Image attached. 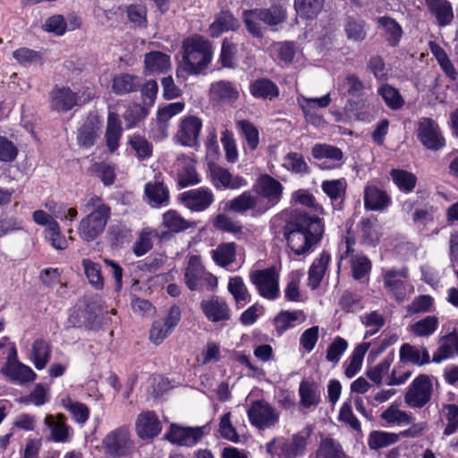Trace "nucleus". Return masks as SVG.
<instances>
[{
    "mask_svg": "<svg viewBox=\"0 0 458 458\" xmlns=\"http://www.w3.org/2000/svg\"><path fill=\"white\" fill-rule=\"evenodd\" d=\"M177 172L178 184L181 188L200 182V177L195 167V161L192 157L186 155H179L174 163Z\"/></svg>",
    "mask_w": 458,
    "mask_h": 458,
    "instance_id": "21",
    "label": "nucleus"
},
{
    "mask_svg": "<svg viewBox=\"0 0 458 458\" xmlns=\"http://www.w3.org/2000/svg\"><path fill=\"white\" fill-rule=\"evenodd\" d=\"M183 102H174L159 108L157 114V124L163 136H166L168 122L174 115L182 113L184 109Z\"/></svg>",
    "mask_w": 458,
    "mask_h": 458,
    "instance_id": "46",
    "label": "nucleus"
},
{
    "mask_svg": "<svg viewBox=\"0 0 458 458\" xmlns=\"http://www.w3.org/2000/svg\"><path fill=\"white\" fill-rule=\"evenodd\" d=\"M441 417L445 422L443 435L447 437L456 433L458 430V404H444L441 409Z\"/></svg>",
    "mask_w": 458,
    "mask_h": 458,
    "instance_id": "49",
    "label": "nucleus"
},
{
    "mask_svg": "<svg viewBox=\"0 0 458 458\" xmlns=\"http://www.w3.org/2000/svg\"><path fill=\"white\" fill-rule=\"evenodd\" d=\"M158 237V232L156 229L146 227L140 233L137 240L132 245V252L137 257H141L148 253L153 248V241Z\"/></svg>",
    "mask_w": 458,
    "mask_h": 458,
    "instance_id": "44",
    "label": "nucleus"
},
{
    "mask_svg": "<svg viewBox=\"0 0 458 458\" xmlns=\"http://www.w3.org/2000/svg\"><path fill=\"white\" fill-rule=\"evenodd\" d=\"M1 373L4 375L11 382L19 386H26L32 383L37 378L35 371L28 365L18 362L10 366H3Z\"/></svg>",
    "mask_w": 458,
    "mask_h": 458,
    "instance_id": "26",
    "label": "nucleus"
},
{
    "mask_svg": "<svg viewBox=\"0 0 458 458\" xmlns=\"http://www.w3.org/2000/svg\"><path fill=\"white\" fill-rule=\"evenodd\" d=\"M208 424L201 427H182L177 424H172L169 431L165 434V438L171 443L192 447L197 445L201 438L209 433Z\"/></svg>",
    "mask_w": 458,
    "mask_h": 458,
    "instance_id": "11",
    "label": "nucleus"
},
{
    "mask_svg": "<svg viewBox=\"0 0 458 458\" xmlns=\"http://www.w3.org/2000/svg\"><path fill=\"white\" fill-rule=\"evenodd\" d=\"M123 134L122 122L118 114L109 112L105 132L106 144L110 152H114L120 145Z\"/></svg>",
    "mask_w": 458,
    "mask_h": 458,
    "instance_id": "28",
    "label": "nucleus"
},
{
    "mask_svg": "<svg viewBox=\"0 0 458 458\" xmlns=\"http://www.w3.org/2000/svg\"><path fill=\"white\" fill-rule=\"evenodd\" d=\"M259 20L268 26L282 23L286 18L285 9L279 4L271 5L269 8L259 9Z\"/></svg>",
    "mask_w": 458,
    "mask_h": 458,
    "instance_id": "54",
    "label": "nucleus"
},
{
    "mask_svg": "<svg viewBox=\"0 0 458 458\" xmlns=\"http://www.w3.org/2000/svg\"><path fill=\"white\" fill-rule=\"evenodd\" d=\"M362 240L368 244L375 245L380 237L379 226L376 218H363L360 223Z\"/></svg>",
    "mask_w": 458,
    "mask_h": 458,
    "instance_id": "58",
    "label": "nucleus"
},
{
    "mask_svg": "<svg viewBox=\"0 0 458 458\" xmlns=\"http://www.w3.org/2000/svg\"><path fill=\"white\" fill-rule=\"evenodd\" d=\"M399 354L400 360L403 363L422 366L430 361V355L425 347H416L410 344H403L400 348Z\"/></svg>",
    "mask_w": 458,
    "mask_h": 458,
    "instance_id": "29",
    "label": "nucleus"
},
{
    "mask_svg": "<svg viewBox=\"0 0 458 458\" xmlns=\"http://www.w3.org/2000/svg\"><path fill=\"white\" fill-rule=\"evenodd\" d=\"M361 323L368 328L365 333V338L372 336L377 333L385 325L384 316L377 310L365 313L360 317Z\"/></svg>",
    "mask_w": 458,
    "mask_h": 458,
    "instance_id": "59",
    "label": "nucleus"
},
{
    "mask_svg": "<svg viewBox=\"0 0 458 458\" xmlns=\"http://www.w3.org/2000/svg\"><path fill=\"white\" fill-rule=\"evenodd\" d=\"M239 27L237 20L228 12L218 13L215 21L209 26L210 35L213 38L219 37L223 32L234 30Z\"/></svg>",
    "mask_w": 458,
    "mask_h": 458,
    "instance_id": "39",
    "label": "nucleus"
},
{
    "mask_svg": "<svg viewBox=\"0 0 458 458\" xmlns=\"http://www.w3.org/2000/svg\"><path fill=\"white\" fill-rule=\"evenodd\" d=\"M147 74L165 72L170 68V56L161 52H150L145 55Z\"/></svg>",
    "mask_w": 458,
    "mask_h": 458,
    "instance_id": "37",
    "label": "nucleus"
},
{
    "mask_svg": "<svg viewBox=\"0 0 458 458\" xmlns=\"http://www.w3.org/2000/svg\"><path fill=\"white\" fill-rule=\"evenodd\" d=\"M250 281L261 297L269 301L279 298V275L274 267L252 271Z\"/></svg>",
    "mask_w": 458,
    "mask_h": 458,
    "instance_id": "8",
    "label": "nucleus"
},
{
    "mask_svg": "<svg viewBox=\"0 0 458 458\" xmlns=\"http://www.w3.org/2000/svg\"><path fill=\"white\" fill-rule=\"evenodd\" d=\"M250 94L256 98L272 100L278 97V87L269 79L260 78L250 85Z\"/></svg>",
    "mask_w": 458,
    "mask_h": 458,
    "instance_id": "34",
    "label": "nucleus"
},
{
    "mask_svg": "<svg viewBox=\"0 0 458 458\" xmlns=\"http://www.w3.org/2000/svg\"><path fill=\"white\" fill-rule=\"evenodd\" d=\"M321 188L332 201H342L346 190V181L344 178L324 181Z\"/></svg>",
    "mask_w": 458,
    "mask_h": 458,
    "instance_id": "62",
    "label": "nucleus"
},
{
    "mask_svg": "<svg viewBox=\"0 0 458 458\" xmlns=\"http://www.w3.org/2000/svg\"><path fill=\"white\" fill-rule=\"evenodd\" d=\"M83 206L89 214L80 221L77 231L82 241L91 242L104 233L111 217V208L94 194L85 198Z\"/></svg>",
    "mask_w": 458,
    "mask_h": 458,
    "instance_id": "2",
    "label": "nucleus"
},
{
    "mask_svg": "<svg viewBox=\"0 0 458 458\" xmlns=\"http://www.w3.org/2000/svg\"><path fill=\"white\" fill-rule=\"evenodd\" d=\"M202 125V120L196 115L188 114L182 117L174 135L175 141L182 146L195 147L198 144Z\"/></svg>",
    "mask_w": 458,
    "mask_h": 458,
    "instance_id": "14",
    "label": "nucleus"
},
{
    "mask_svg": "<svg viewBox=\"0 0 458 458\" xmlns=\"http://www.w3.org/2000/svg\"><path fill=\"white\" fill-rule=\"evenodd\" d=\"M370 347L369 343H362L356 346L351 356L344 362V374L348 378L356 376L361 369L363 358Z\"/></svg>",
    "mask_w": 458,
    "mask_h": 458,
    "instance_id": "35",
    "label": "nucleus"
},
{
    "mask_svg": "<svg viewBox=\"0 0 458 458\" xmlns=\"http://www.w3.org/2000/svg\"><path fill=\"white\" fill-rule=\"evenodd\" d=\"M311 154L315 159H326L323 166L327 169L339 168L344 161L343 151L339 148L328 144L314 145Z\"/></svg>",
    "mask_w": 458,
    "mask_h": 458,
    "instance_id": "22",
    "label": "nucleus"
},
{
    "mask_svg": "<svg viewBox=\"0 0 458 458\" xmlns=\"http://www.w3.org/2000/svg\"><path fill=\"white\" fill-rule=\"evenodd\" d=\"M50 387L47 385L37 384L32 391L22 398V402L27 404H33L40 407L50 401Z\"/></svg>",
    "mask_w": 458,
    "mask_h": 458,
    "instance_id": "56",
    "label": "nucleus"
},
{
    "mask_svg": "<svg viewBox=\"0 0 458 458\" xmlns=\"http://www.w3.org/2000/svg\"><path fill=\"white\" fill-rule=\"evenodd\" d=\"M390 176L395 186L404 193L411 192L417 183V177L414 174L403 169H392Z\"/></svg>",
    "mask_w": 458,
    "mask_h": 458,
    "instance_id": "47",
    "label": "nucleus"
},
{
    "mask_svg": "<svg viewBox=\"0 0 458 458\" xmlns=\"http://www.w3.org/2000/svg\"><path fill=\"white\" fill-rule=\"evenodd\" d=\"M91 92H75L68 87H55L49 94L50 106L57 112H68L76 106L89 102Z\"/></svg>",
    "mask_w": 458,
    "mask_h": 458,
    "instance_id": "9",
    "label": "nucleus"
},
{
    "mask_svg": "<svg viewBox=\"0 0 458 458\" xmlns=\"http://www.w3.org/2000/svg\"><path fill=\"white\" fill-rule=\"evenodd\" d=\"M51 344L49 342L38 338L36 339L30 352V360L38 370L43 369L51 358Z\"/></svg>",
    "mask_w": 458,
    "mask_h": 458,
    "instance_id": "30",
    "label": "nucleus"
},
{
    "mask_svg": "<svg viewBox=\"0 0 458 458\" xmlns=\"http://www.w3.org/2000/svg\"><path fill=\"white\" fill-rule=\"evenodd\" d=\"M82 267L89 284L96 289H102L104 287V277L101 274L100 265L89 259H84Z\"/></svg>",
    "mask_w": 458,
    "mask_h": 458,
    "instance_id": "60",
    "label": "nucleus"
},
{
    "mask_svg": "<svg viewBox=\"0 0 458 458\" xmlns=\"http://www.w3.org/2000/svg\"><path fill=\"white\" fill-rule=\"evenodd\" d=\"M418 138L423 146L432 150H438L445 144L438 124L430 118H422L419 122Z\"/></svg>",
    "mask_w": 458,
    "mask_h": 458,
    "instance_id": "18",
    "label": "nucleus"
},
{
    "mask_svg": "<svg viewBox=\"0 0 458 458\" xmlns=\"http://www.w3.org/2000/svg\"><path fill=\"white\" fill-rule=\"evenodd\" d=\"M44 424L49 431L47 438L52 442L67 443L73 435V430L67 424V419L63 413L47 414Z\"/></svg>",
    "mask_w": 458,
    "mask_h": 458,
    "instance_id": "17",
    "label": "nucleus"
},
{
    "mask_svg": "<svg viewBox=\"0 0 458 458\" xmlns=\"http://www.w3.org/2000/svg\"><path fill=\"white\" fill-rule=\"evenodd\" d=\"M211 257L215 263L222 267H228L235 261L236 244L225 242L211 250Z\"/></svg>",
    "mask_w": 458,
    "mask_h": 458,
    "instance_id": "42",
    "label": "nucleus"
},
{
    "mask_svg": "<svg viewBox=\"0 0 458 458\" xmlns=\"http://www.w3.org/2000/svg\"><path fill=\"white\" fill-rule=\"evenodd\" d=\"M392 362L393 358H384L377 365L367 369V377L377 386L383 384L386 386H399L404 384L411 377V372H403L402 376H398V369H393L390 372Z\"/></svg>",
    "mask_w": 458,
    "mask_h": 458,
    "instance_id": "7",
    "label": "nucleus"
},
{
    "mask_svg": "<svg viewBox=\"0 0 458 458\" xmlns=\"http://www.w3.org/2000/svg\"><path fill=\"white\" fill-rule=\"evenodd\" d=\"M101 444L104 454L112 458L128 456L134 449L128 426H121L111 430L105 436Z\"/></svg>",
    "mask_w": 458,
    "mask_h": 458,
    "instance_id": "4",
    "label": "nucleus"
},
{
    "mask_svg": "<svg viewBox=\"0 0 458 458\" xmlns=\"http://www.w3.org/2000/svg\"><path fill=\"white\" fill-rule=\"evenodd\" d=\"M184 281L191 291H199L203 287L214 290L217 286V278L207 272L199 256H191L184 272Z\"/></svg>",
    "mask_w": 458,
    "mask_h": 458,
    "instance_id": "5",
    "label": "nucleus"
},
{
    "mask_svg": "<svg viewBox=\"0 0 458 458\" xmlns=\"http://www.w3.org/2000/svg\"><path fill=\"white\" fill-rule=\"evenodd\" d=\"M200 308L207 318L212 322L226 321L230 318V310L227 303L218 296L203 300Z\"/></svg>",
    "mask_w": 458,
    "mask_h": 458,
    "instance_id": "24",
    "label": "nucleus"
},
{
    "mask_svg": "<svg viewBox=\"0 0 458 458\" xmlns=\"http://www.w3.org/2000/svg\"><path fill=\"white\" fill-rule=\"evenodd\" d=\"M162 225L167 231L177 233L194 227L196 224L184 219L177 211L170 209L163 214Z\"/></svg>",
    "mask_w": 458,
    "mask_h": 458,
    "instance_id": "38",
    "label": "nucleus"
},
{
    "mask_svg": "<svg viewBox=\"0 0 458 458\" xmlns=\"http://www.w3.org/2000/svg\"><path fill=\"white\" fill-rule=\"evenodd\" d=\"M210 96L216 101L232 103L239 98V91L232 82L219 81L211 85Z\"/></svg>",
    "mask_w": 458,
    "mask_h": 458,
    "instance_id": "32",
    "label": "nucleus"
},
{
    "mask_svg": "<svg viewBox=\"0 0 458 458\" xmlns=\"http://www.w3.org/2000/svg\"><path fill=\"white\" fill-rule=\"evenodd\" d=\"M438 327V318L435 316H427L410 326V331L417 336H428L433 335Z\"/></svg>",
    "mask_w": 458,
    "mask_h": 458,
    "instance_id": "57",
    "label": "nucleus"
},
{
    "mask_svg": "<svg viewBox=\"0 0 458 458\" xmlns=\"http://www.w3.org/2000/svg\"><path fill=\"white\" fill-rule=\"evenodd\" d=\"M141 84V79L137 75L119 73L113 79L112 90L116 95H125L137 91Z\"/></svg>",
    "mask_w": 458,
    "mask_h": 458,
    "instance_id": "31",
    "label": "nucleus"
},
{
    "mask_svg": "<svg viewBox=\"0 0 458 458\" xmlns=\"http://www.w3.org/2000/svg\"><path fill=\"white\" fill-rule=\"evenodd\" d=\"M352 277L360 280L367 276L371 270V262L363 253H356L352 255L349 259Z\"/></svg>",
    "mask_w": 458,
    "mask_h": 458,
    "instance_id": "52",
    "label": "nucleus"
},
{
    "mask_svg": "<svg viewBox=\"0 0 458 458\" xmlns=\"http://www.w3.org/2000/svg\"><path fill=\"white\" fill-rule=\"evenodd\" d=\"M311 434L310 428H305L303 430L293 436L291 441L278 443L276 448L279 449V454L284 458H293L301 454L307 445V440Z\"/></svg>",
    "mask_w": 458,
    "mask_h": 458,
    "instance_id": "25",
    "label": "nucleus"
},
{
    "mask_svg": "<svg viewBox=\"0 0 458 458\" xmlns=\"http://www.w3.org/2000/svg\"><path fill=\"white\" fill-rule=\"evenodd\" d=\"M399 441V435L386 431H373L369 434L368 445L372 450H379Z\"/></svg>",
    "mask_w": 458,
    "mask_h": 458,
    "instance_id": "53",
    "label": "nucleus"
},
{
    "mask_svg": "<svg viewBox=\"0 0 458 458\" xmlns=\"http://www.w3.org/2000/svg\"><path fill=\"white\" fill-rule=\"evenodd\" d=\"M209 179L218 191L240 190L248 186V181L238 174H233L228 169L216 164L209 165Z\"/></svg>",
    "mask_w": 458,
    "mask_h": 458,
    "instance_id": "13",
    "label": "nucleus"
},
{
    "mask_svg": "<svg viewBox=\"0 0 458 458\" xmlns=\"http://www.w3.org/2000/svg\"><path fill=\"white\" fill-rule=\"evenodd\" d=\"M252 191H245L242 194L231 199L228 208L236 213H245L250 210L253 216H261L266 213V208L261 205V199Z\"/></svg>",
    "mask_w": 458,
    "mask_h": 458,
    "instance_id": "19",
    "label": "nucleus"
},
{
    "mask_svg": "<svg viewBox=\"0 0 458 458\" xmlns=\"http://www.w3.org/2000/svg\"><path fill=\"white\" fill-rule=\"evenodd\" d=\"M283 167L293 174H305L309 172V165L301 154L288 153L283 159Z\"/></svg>",
    "mask_w": 458,
    "mask_h": 458,
    "instance_id": "61",
    "label": "nucleus"
},
{
    "mask_svg": "<svg viewBox=\"0 0 458 458\" xmlns=\"http://www.w3.org/2000/svg\"><path fill=\"white\" fill-rule=\"evenodd\" d=\"M46 241L55 250H65L68 248V240L61 233L59 224H52L51 228H46L44 231Z\"/></svg>",
    "mask_w": 458,
    "mask_h": 458,
    "instance_id": "64",
    "label": "nucleus"
},
{
    "mask_svg": "<svg viewBox=\"0 0 458 458\" xmlns=\"http://www.w3.org/2000/svg\"><path fill=\"white\" fill-rule=\"evenodd\" d=\"M331 259L330 254L323 251L311 264L309 269V285L316 289L321 283Z\"/></svg>",
    "mask_w": 458,
    "mask_h": 458,
    "instance_id": "36",
    "label": "nucleus"
},
{
    "mask_svg": "<svg viewBox=\"0 0 458 458\" xmlns=\"http://www.w3.org/2000/svg\"><path fill=\"white\" fill-rule=\"evenodd\" d=\"M178 199L191 212H202L212 205L215 196L208 187H199L182 192Z\"/></svg>",
    "mask_w": 458,
    "mask_h": 458,
    "instance_id": "16",
    "label": "nucleus"
},
{
    "mask_svg": "<svg viewBox=\"0 0 458 458\" xmlns=\"http://www.w3.org/2000/svg\"><path fill=\"white\" fill-rule=\"evenodd\" d=\"M299 396L301 405L306 409L316 407L321 401L319 387L309 380H302L300 383Z\"/></svg>",
    "mask_w": 458,
    "mask_h": 458,
    "instance_id": "33",
    "label": "nucleus"
},
{
    "mask_svg": "<svg viewBox=\"0 0 458 458\" xmlns=\"http://www.w3.org/2000/svg\"><path fill=\"white\" fill-rule=\"evenodd\" d=\"M458 352V335L456 334H449L444 337L439 347L433 354V362L440 363L445 360L452 358Z\"/></svg>",
    "mask_w": 458,
    "mask_h": 458,
    "instance_id": "41",
    "label": "nucleus"
},
{
    "mask_svg": "<svg viewBox=\"0 0 458 458\" xmlns=\"http://www.w3.org/2000/svg\"><path fill=\"white\" fill-rule=\"evenodd\" d=\"M145 194L152 207L167 204L169 199L168 190L161 182H148L145 186Z\"/></svg>",
    "mask_w": 458,
    "mask_h": 458,
    "instance_id": "48",
    "label": "nucleus"
},
{
    "mask_svg": "<svg viewBox=\"0 0 458 458\" xmlns=\"http://www.w3.org/2000/svg\"><path fill=\"white\" fill-rule=\"evenodd\" d=\"M298 104L302 110L305 119L314 124L319 125L322 117L317 113L320 108H326L331 103V95L327 93L320 98L298 97Z\"/></svg>",
    "mask_w": 458,
    "mask_h": 458,
    "instance_id": "20",
    "label": "nucleus"
},
{
    "mask_svg": "<svg viewBox=\"0 0 458 458\" xmlns=\"http://www.w3.org/2000/svg\"><path fill=\"white\" fill-rule=\"evenodd\" d=\"M227 288L238 305L242 307L250 301V294L241 276L231 277Z\"/></svg>",
    "mask_w": 458,
    "mask_h": 458,
    "instance_id": "50",
    "label": "nucleus"
},
{
    "mask_svg": "<svg viewBox=\"0 0 458 458\" xmlns=\"http://www.w3.org/2000/svg\"><path fill=\"white\" fill-rule=\"evenodd\" d=\"M305 316L301 310L281 311L274 319L276 331L281 335L289 328L304 321Z\"/></svg>",
    "mask_w": 458,
    "mask_h": 458,
    "instance_id": "45",
    "label": "nucleus"
},
{
    "mask_svg": "<svg viewBox=\"0 0 458 458\" xmlns=\"http://www.w3.org/2000/svg\"><path fill=\"white\" fill-rule=\"evenodd\" d=\"M136 432L141 439L152 438L161 431V425L153 411H146L138 416Z\"/></svg>",
    "mask_w": 458,
    "mask_h": 458,
    "instance_id": "27",
    "label": "nucleus"
},
{
    "mask_svg": "<svg viewBox=\"0 0 458 458\" xmlns=\"http://www.w3.org/2000/svg\"><path fill=\"white\" fill-rule=\"evenodd\" d=\"M247 414L250 424L259 429L269 428L278 421L277 411L265 401L253 402Z\"/></svg>",
    "mask_w": 458,
    "mask_h": 458,
    "instance_id": "15",
    "label": "nucleus"
},
{
    "mask_svg": "<svg viewBox=\"0 0 458 458\" xmlns=\"http://www.w3.org/2000/svg\"><path fill=\"white\" fill-rule=\"evenodd\" d=\"M325 0H294V8L306 18L316 17L324 6Z\"/></svg>",
    "mask_w": 458,
    "mask_h": 458,
    "instance_id": "63",
    "label": "nucleus"
},
{
    "mask_svg": "<svg viewBox=\"0 0 458 458\" xmlns=\"http://www.w3.org/2000/svg\"><path fill=\"white\" fill-rule=\"evenodd\" d=\"M181 67L189 75L201 73L213 58L211 43L200 35H194L182 41Z\"/></svg>",
    "mask_w": 458,
    "mask_h": 458,
    "instance_id": "3",
    "label": "nucleus"
},
{
    "mask_svg": "<svg viewBox=\"0 0 458 458\" xmlns=\"http://www.w3.org/2000/svg\"><path fill=\"white\" fill-rule=\"evenodd\" d=\"M283 184L269 174H260L252 185V191L261 199L266 212L277 205L284 192Z\"/></svg>",
    "mask_w": 458,
    "mask_h": 458,
    "instance_id": "6",
    "label": "nucleus"
},
{
    "mask_svg": "<svg viewBox=\"0 0 458 458\" xmlns=\"http://www.w3.org/2000/svg\"><path fill=\"white\" fill-rule=\"evenodd\" d=\"M60 403L71 413L75 422L83 425L89 420V410L86 404L73 401L69 395L63 396L60 400Z\"/></svg>",
    "mask_w": 458,
    "mask_h": 458,
    "instance_id": "43",
    "label": "nucleus"
},
{
    "mask_svg": "<svg viewBox=\"0 0 458 458\" xmlns=\"http://www.w3.org/2000/svg\"><path fill=\"white\" fill-rule=\"evenodd\" d=\"M316 458H349L344 452L341 445L332 438L321 441L317 451Z\"/></svg>",
    "mask_w": 458,
    "mask_h": 458,
    "instance_id": "55",
    "label": "nucleus"
},
{
    "mask_svg": "<svg viewBox=\"0 0 458 458\" xmlns=\"http://www.w3.org/2000/svg\"><path fill=\"white\" fill-rule=\"evenodd\" d=\"M382 277L384 287L387 293L391 294L398 302L403 301L408 293V284L406 282L408 269L406 267L383 268Z\"/></svg>",
    "mask_w": 458,
    "mask_h": 458,
    "instance_id": "12",
    "label": "nucleus"
},
{
    "mask_svg": "<svg viewBox=\"0 0 458 458\" xmlns=\"http://www.w3.org/2000/svg\"><path fill=\"white\" fill-rule=\"evenodd\" d=\"M433 384L428 375L420 374L408 386L404 394V403L410 408H422L432 397Z\"/></svg>",
    "mask_w": 458,
    "mask_h": 458,
    "instance_id": "10",
    "label": "nucleus"
},
{
    "mask_svg": "<svg viewBox=\"0 0 458 458\" xmlns=\"http://www.w3.org/2000/svg\"><path fill=\"white\" fill-rule=\"evenodd\" d=\"M380 418L390 425L406 426L412 422L411 414L399 408L396 403H391L380 415Z\"/></svg>",
    "mask_w": 458,
    "mask_h": 458,
    "instance_id": "40",
    "label": "nucleus"
},
{
    "mask_svg": "<svg viewBox=\"0 0 458 458\" xmlns=\"http://www.w3.org/2000/svg\"><path fill=\"white\" fill-rule=\"evenodd\" d=\"M363 200L365 208L372 211H384L392 204L386 191L371 184L364 188Z\"/></svg>",
    "mask_w": 458,
    "mask_h": 458,
    "instance_id": "23",
    "label": "nucleus"
},
{
    "mask_svg": "<svg viewBox=\"0 0 458 458\" xmlns=\"http://www.w3.org/2000/svg\"><path fill=\"white\" fill-rule=\"evenodd\" d=\"M323 233L322 220L306 214L291 217L284 227L287 248L297 256L311 252L321 241Z\"/></svg>",
    "mask_w": 458,
    "mask_h": 458,
    "instance_id": "1",
    "label": "nucleus"
},
{
    "mask_svg": "<svg viewBox=\"0 0 458 458\" xmlns=\"http://www.w3.org/2000/svg\"><path fill=\"white\" fill-rule=\"evenodd\" d=\"M128 21L133 28L146 29L148 27V10L144 4H131L126 7Z\"/></svg>",
    "mask_w": 458,
    "mask_h": 458,
    "instance_id": "51",
    "label": "nucleus"
}]
</instances>
